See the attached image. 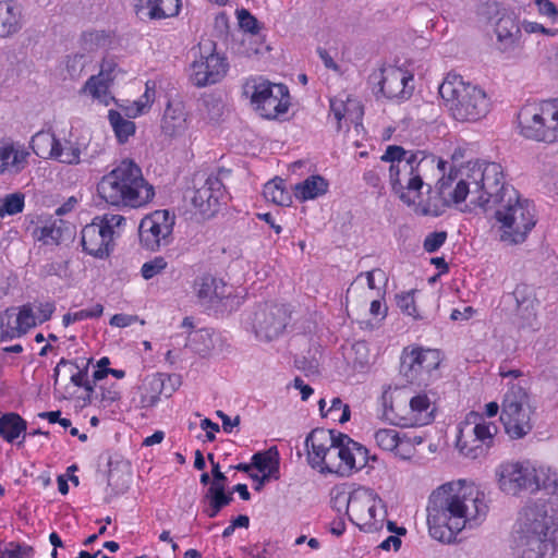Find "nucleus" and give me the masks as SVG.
<instances>
[{
	"label": "nucleus",
	"instance_id": "obj_46",
	"mask_svg": "<svg viewBox=\"0 0 558 558\" xmlns=\"http://www.w3.org/2000/svg\"><path fill=\"white\" fill-rule=\"evenodd\" d=\"M34 234L38 241L45 244H57L62 236V229L56 220H49L36 228Z\"/></svg>",
	"mask_w": 558,
	"mask_h": 558
},
{
	"label": "nucleus",
	"instance_id": "obj_57",
	"mask_svg": "<svg viewBox=\"0 0 558 558\" xmlns=\"http://www.w3.org/2000/svg\"><path fill=\"white\" fill-rule=\"evenodd\" d=\"M17 315L23 333H27L28 330L36 327V320L32 312V304L27 303L19 307H14Z\"/></svg>",
	"mask_w": 558,
	"mask_h": 558
},
{
	"label": "nucleus",
	"instance_id": "obj_61",
	"mask_svg": "<svg viewBox=\"0 0 558 558\" xmlns=\"http://www.w3.org/2000/svg\"><path fill=\"white\" fill-rule=\"evenodd\" d=\"M521 29L526 34H543L546 36L554 37L558 33L557 29L546 28L544 25L532 22L527 20H523L520 24Z\"/></svg>",
	"mask_w": 558,
	"mask_h": 558
},
{
	"label": "nucleus",
	"instance_id": "obj_9",
	"mask_svg": "<svg viewBox=\"0 0 558 558\" xmlns=\"http://www.w3.org/2000/svg\"><path fill=\"white\" fill-rule=\"evenodd\" d=\"M499 410V404L492 401L484 405L482 413L471 411L459 423L456 447L462 456L478 459L493 447L498 427L488 418L495 417Z\"/></svg>",
	"mask_w": 558,
	"mask_h": 558
},
{
	"label": "nucleus",
	"instance_id": "obj_7",
	"mask_svg": "<svg viewBox=\"0 0 558 558\" xmlns=\"http://www.w3.org/2000/svg\"><path fill=\"white\" fill-rule=\"evenodd\" d=\"M442 105L459 122H477L492 110L493 101L484 87L448 73L438 87Z\"/></svg>",
	"mask_w": 558,
	"mask_h": 558
},
{
	"label": "nucleus",
	"instance_id": "obj_8",
	"mask_svg": "<svg viewBox=\"0 0 558 558\" xmlns=\"http://www.w3.org/2000/svg\"><path fill=\"white\" fill-rule=\"evenodd\" d=\"M493 205H497L493 228L500 242L508 245L523 243L536 225L533 205L506 184Z\"/></svg>",
	"mask_w": 558,
	"mask_h": 558
},
{
	"label": "nucleus",
	"instance_id": "obj_41",
	"mask_svg": "<svg viewBox=\"0 0 558 558\" xmlns=\"http://www.w3.org/2000/svg\"><path fill=\"white\" fill-rule=\"evenodd\" d=\"M24 336L15 308L5 310L0 315V340H13Z\"/></svg>",
	"mask_w": 558,
	"mask_h": 558
},
{
	"label": "nucleus",
	"instance_id": "obj_22",
	"mask_svg": "<svg viewBox=\"0 0 558 558\" xmlns=\"http://www.w3.org/2000/svg\"><path fill=\"white\" fill-rule=\"evenodd\" d=\"M373 81L379 86L380 94L391 100H407L414 92V74L403 66L385 65L373 74Z\"/></svg>",
	"mask_w": 558,
	"mask_h": 558
},
{
	"label": "nucleus",
	"instance_id": "obj_52",
	"mask_svg": "<svg viewBox=\"0 0 558 558\" xmlns=\"http://www.w3.org/2000/svg\"><path fill=\"white\" fill-rule=\"evenodd\" d=\"M397 306L400 311L411 316L413 319H422L423 316L418 313L415 300H414V291L401 292L396 295Z\"/></svg>",
	"mask_w": 558,
	"mask_h": 558
},
{
	"label": "nucleus",
	"instance_id": "obj_58",
	"mask_svg": "<svg viewBox=\"0 0 558 558\" xmlns=\"http://www.w3.org/2000/svg\"><path fill=\"white\" fill-rule=\"evenodd\" d=\"M32 312L37 325H41L49 320L56 311V306L51 302L31 303Z\"/></svg>",
	"mask_w": 558,
	"mask_h": 558
},
{
	"label": "nucleus",
	"instance_id": "obj_30",
	"mask_svg": "<svg viewBox=\"0 0 558 558\" xmlns=\"http://www.w3.org/2000/svg\"><path fill=\"white\" fill-rule=\"evenodd\" d=\"M181 0H134V10L142 19L165 20L180 13Z\"/></svg>",
	"mask_w": 558,
	"mask_h": 558
},
{
	"label": "nucleus",
	"instance_id": "obj_54",
	"mask_svg": "<svg viewBox=\"0 0 558 558\" xmlns=\"http://www.w3.org/2000/svg\"><path fill=\"white\" fill-rule=\"evenodd\" d=\"M119 73L120 68L117 60L113 57H105L100 63L99 72L95 76L112 85Z\"/></svg>",
	"mask_w": 558,
	"mask_h": 558
},
{
	"label": "nucleus",
	"instance_id": "obj_5",
	"mask_svg": "<svg viewBox=\"0 0 558 558\" xmlns=\"http://www.w3.org/2000/svg\"><path fill=\"white\" fill-rule=\"evenodd\" d=\"M99 197L113 207L142 208L155 197V187L142 169L130 159L122 160L97 185Z\"/></svg>",
	"mask_w": 558,
	"mask_h": 558
},
{
	"label": "nucleus",
	"instance_id": "obj_13",
	"mask_svg": "<svg viewBox=\"0 0 558 558\" xmlns=\"http://www.w3.org/2000/svg\"><path fill=\"white\" fill-rule=\"evenodd\" d=\"M541 465L527 460H505L494 470V478L500 493L520 497L523 493L538 492Z\"/></svg>",
	"mask_w": 558,
	"mask_h": 558
},
{
	"label": "nucleus",
	"instance_id": "obj_42",
	"mask_svg": "<svg viewBox=\"0 0 558 558\" xmlns=\"http://www.w3.org/2000/svg\"><path fill=\"white\" fill-rule=\"evenodd\" d=\"M186 347L197 354H208L214 348L213 332L206 328L191 331L187 337Z\"/></svg>",
	"mask_w": 558,
	"mask_h": 558
},
{
	"label": "nucleus",
	"instance_id": "obj_10",
	"mask_svg": "<svg viewBox=\"0 0 558 558\" xmlns=\"http://www.w3.org/2000/svg\"><path fill=\"white\" fill-rule=\"evenodd\" d=\"M536 418V407L531 396L523 387L511 385L501 403L500 421L505 433L510 439H522L532 432Z\"/></svg>",
	"mask_w": 558,
	"mask_h": 558
},
{
	"label": "nucleus",
	"instance_id": "obj_38",
	"mask_svg": "<svg viewBox=\"0 0 558 558\" xmlns=\"http://www.w3.org/2000/svg\"><path fill=\"white\" fill-rule=\"evenodd\" d=\"M58 138L54 133L50 131L37 132L32 137V148L34 153L44 159H56Z\"/></svg>",
	"mask_w": 558,
	"mask_h": 558
},
{
	"label": "nucleus",
	"instance_id": "obj_29",
	"mask_svg": "<svg viewBox=\"0 0 558 558\" xmlns=\"http://www.w3.org/2000/svg\"><path fill=\"white\" fill-rule=\"evenodd\" d=\"M337 432L325 428L313 429L305 439L307 449V462L316 470H319L327 453L335 444Z\"/></svg>",
	"mask_w": 558,
	"mask_h": 558
},
{
	"label": "nucleus",
	"instance_id": "obj_24",
	"mask_svg": "<svg viewBox=\"0 0 558 558\" xmlns=\"http://www.w3.org/2000/svg\"><path fill=\"white\" fill-rule=\"evenodd\" d=\"M192 118L183 101H170L161 119V131L170 138L185 140L190 136Z\"/></svg>",
	"mask_w": 558,
	"mask_h": 558
},
{
	"label": "nucleus",
	"instance_id": "obj_3",
	"mask_svg": "<svg viewBox=\"0 0 558 558\" xmlns=\"http://www.w3.org/2000/svg\"><path fill=\"white\" fill-rule=\"evenodd\" d=\"M502 167L486 160L453 165L438 181V201L442 210L447 206L480 207L488 210L502 192Z\"/></svg>",
	"mask_w": 558,
	"mask_h": 558
},
{
	"label": "nucleus",
	"instance_id": "obj_33",
	"mask_svg": "<svg viewBox=\"0 0 558 558\" xmlns=\"http://www.w3.org/2000/svg\"><path fill=\"white\" fill-rule=\"evenodd\" d=\"M252 465L262 474V483L269 480H278L280 476V457L277 447L255 453L252 457Z\"/></svg>",
	"mask_w": 558,
	"mask_h": 558
},
{
	"label": "nucleus",
	"instance_id": "obj_16",
	"mask_svg": "<svg viewBox=\"0 0 558 558\" xmlns=\"http://www.w3.org/2000/svg\"><path fill=\"white\" fill-rule=\"evenodd\" d=\"M387 517L384 500L372 488L359 486L353 488L350 521L361 531L373 533L380 530Z\"/></svg>",
	"mask_w": 558,
	"mask_h": 558
},
{
	"label": "nucleus",
	"instance_id": "obj_20",
	"mask_svg": "<svg viewBox=\"0 0 558 558\" xmlns=\"http://www.w3.org/2000/svg\"><path fill=\"white\" fill-rule=\"evenodd\" d=\"M177 217L168 209H157L144 216L138 226L141 245L150 252L168 246L173 240Z\"/></svg>",
	"mask_w": 558,
	"mask_h": 558
},
{
	"label": "nucleus",
	"instance_id": "obj_19",
	"mask_svg": "<svg viewBox=\"0 0 558 558\" xmlns=\"http://www.w3.org/2000/svg\"><path fill=\"white\" fill-rule=\"evenodd\" d=\"M441 362L442 354L438 349L412 344L402 350L400 372L408 380L427 381L434 377Z\"/></svg>",
	"mask_w": 558,
	"mask_h": 558
},
{
	"label": "nucleus",
	"instance_id": "obj_23",
	"mask_svg": "<svg viewBox=\"0 0 558 558\" xmlns=\"http://www.w3.org/2000/svg\"><path fill=\"white\" fill-rule=\"evenodd\" d=\"M373 439L379 449L391 452L401 460L411 459L415 453V447L423 441L420 436H411L393 427L375 429Z\"/></svg>",
	"mask_w": 558,
	"mask_h": 558
},
{
	"label": "nucleus",
	"instance_id": "obj_31",
	"mask_svg": "<svg viewBox=\"0 0 558 558\" xmlns=\"http://www.w3.org/2000/svg\"><path fill=\"white\" fill-rule=\"evenodd\" d=\"M56 148L54 160L65 165H78L81 162V155L87 148V143L71 130L68 136H59Z\"/></svg>",
	"mask_w": 558,
	"mask_h": 558
},
{
	"label": "nucleus",
	"instance_id": "obj_2",
	"mask_svg": "<svg viewBox=\"0 0 558 558\" xmlns=\"http://www.w3.org/2000/svg\"><path fill=\"white\" fill-rule=\"evenodd\" d=\"M380 160L389 163L388 178L392 192L414 214L433 217L442 214L438 195L432 193L425 179L434 167L444 172L447 161L422 151L405 150L398 145H389Z\"/></svg>",
	"mask_w": 558,
	"mask_h": 558
},
{
	"label": "nucleus",
	"instance_id": "obj_4",
	"mask_svg": "<svg viewBox=\"0 0 558 558\" xmlns=\"http://www.w3.org/2000/svg\"><path fill=\"white\" fill-rule=\"evenodd\" d=\"M508 546L513 558H558V517L537 505L523 507L509 531Z\"/></svg>",
	"mask_w": 558,
	"mask_h": 558
},
{
	"label": "nucleus",
	"instance_id": "obj_60",
	"mask_svg": "<svg viewBox=\"0 0 558 558\" xmlns=\"http://www.w3.org/2000/svg\"><path fill=\"white\" fill-rule=\"evenodd\" d=\"M541 16L547 17L553 24L558 22V8L550 0H534Z\"/></svg>",
	"mask_w": 558,
	"mask_h": 558
},
{
	"label": "nucleus",
	"instance_id": "obj_12",
	"mask_svg": "<svg viewBox=\"0 0 558 558\" xmlns=\"http://www.w3.org/2000/svg\"><path fill=\"white\" fill-rule=\"evenodd\" d=\"M126 219L120 214L97 216L81 231L83 251L98 259L108 258L114 250L116 240L124 231Z\"/></svg>",
	"mask_w": 558,
	"mask_h": 558
},
{
	"label": "nucleus",
	"instance_id": "obj_15",
	"mask_svg": "<svg viewBox=\"0 0 558 558\" xmlns=\"http://www.w3.org/2000/svg\"><path fill=\"white\" fill-rule=\"evenodd\" d=\"M229 71L228 58L211 41L199 44L189 65L187 77L192 85L206 87L221 82Z\"/></svg>",
	"mask_w": 558,
	"mask_h": 558
},
{
	"label": "nucleus",
	"instance_id": "obj_28",
	"mask_svg": "<svg viewBox=\"0 0 558 558\" xmlns=\"http://www.w3.org/2000/svg\"><path fill=\"white\" fill-rule=\"evenodd\" d=\"M386 282V275L380 269L360 274L347 291V300L350 299H371L373 296H383V286Z\"/></svg>",
	"mask_w": 558,
	"mask_h": 558
},
{
	"label": "nucleus",
	"instance_id": "obj_34",
	"mask_svg": "<svg viewBox=\"0 0 558 558\" xmlns=\"http://www.w3.org/2000/svg\"><path fill=\"white\" fill-rule=\"evenodd\" d=\"M111 84L92 75L82 86L80 93L90 98L94 102L108 107L116 102L111 93Z\"/></svg>",
	"mask_w": 558,
	"mask_h": 558
},
{
	"label": "nucleus",
	"instance_id": "obj_64",
	"mask_svg": "<svg viewBox=\"0 0 558 558\" xmlns=\"http://www.w3.org/2000/svg\"><path fill=\"white\" fill-rule=\"evenodd\" d=\"M553 144L558 143V99H549Z\"/></svg>",
	"mask_w": 558,
	"mask_h": 558
},
{
	"label": "nucleus",
	"instance_id": "obj_39",
	"mask_svg": "<svg viewBox=\"0 0 558 558\" xmlns=\"http://www.w3.org/2000/svg\"><path fill=\"white\" fill-rule=\"evenodd\" d=\"M108 121L113 130L117 141L120 144L126 143L130 137L135 134V123L132 120L124 118L122 112L117 109H110L108 111Z\"/></svg>",
	"mask_w": 558,
	"mask_h": 558
},
{
	"label": "nucleus",
	"instance_id": "obj_48",
	"mask_svg": "<svg viewBox=\"0 0 558 558\" xmlns=\"http://www.w3.org/2000/svg\"><path fill=\"white\" fill-rule=\"evenodd\" d=\"M546 490L558 498V471L546 465H541L538 492Z\"/></svg>",
	"mask_w": 558,
	"mask_h": 558
},
{
	"label": "nucleus",
	"instance_id": "obj_47",
	"mask_svg": "<svg viewBox=\"0 0 558 558\" xmlns=\"http://www.w3.org/2000/svg\"><path fill=\"white\" fill-rule=\"evenodd\" d=\"M104 313V306L99 303L92 305L90 307H86L73 313H66L62 317V324L64 327H69L70 325L82 322L86 319L100 317Z\"/></svg>",
	"mask_w": 558,
	"mask_h": 558
},
{
	"label": "nucleus",
	"instance_id": "obj_27",
	"mask_svg": "<svg viewBox=\"0 0 558 558\" xmlns=\"http://www.w3.org/2000/svg\"><path fill=\"white\" fill-rule=\"evenodd\" d=\"M29 150L20 142L0 140V175L17 174L28 165Z\"/></svg>",
	"mask_w": 558,
	"mask_h": 558
},
{
	"label": "nucleus",
	"instance_id": "obj_53",
	"mask_svg": "<svg viewBox=\"0 0 558 558\" xmlns=\"http://www.w3.org/2000/svg\"><path fill=\"white\" fill-rule=\"evenodd\" d=\"M206 499L208 502L223 508L231 502L232 496L225 492L223 483H211L206 494Z\"/></svg>",
	"mask_w": 558,
	"mask_h": 558
},
{
	"label": "nucleus",
	"instance_id": "obj_44",
	"mask_svg": "<svg viewBox=\"0 0 558 558\" xmlns=\"http://www.w3.org/2000/svg\"><path fill=\"white\" fill-rule=\"evenodd\" d=\"M318 404L323 416H329L331 420L338 421L339 423H345L350 420L349 405L344 404L339 398H333L327 410H325L327 403L324 399H320Z\"/></svg>",
	"mask_w": 558,
	"mask_h": 558
},
{
	"label": "nucleus",
	"instance_id": "obj_6",
	"mask_svg": "<svg viewBox=\"0 0 558 558\" xmlns=\"http://www.w3.org/2000/svg\"><path fill=\"white\" fill-rule=\"evenodd\" d=\"M436 393L432 389L388 387L381 395V416L404 428L429 425L436 416Z\"/></svg>",
	"mask_w": 558,
	"mask_h": 558
},
{
	"label": "nucleus",
	"instance_id": "obj_55",
	"mask_svg": "<svg viewBox=\"0 0 558 558\" xmlns=\"http://www.w3.org/2000/svg\"><path fill=\"white\" fill-rule=\"evenodd\" d=\"M387 529L389 532L393 533L395 535H391L387 537L381 544L380 548L385 550L393 549L398 550L401 546V539L400 536L405 535L407 529L403 526H398L393 522L388 521L387 522Z\"/></svg>",
	"mask_w": 558,
	"mask_h": 558
},
{
	"label": "nucleus",
	"instance_id": "obj_43",
	"mask_svg": "<svg viewBox=\"0 0 558 558\" xmlns=\"http://www.w3.org/2000/svg\"><path fill=\"white\" fill-rule=\"evenodd\" d=\"M515 31H518V27L511 17L504 16L498 20L495 33L500 45V49L507 50L514 45Z\"/></svg>",
	"mask_w": 558,
	"mask_h": 558
},
{
	"label": "nucleus",
	"instance_id": "obj_40",
	"mask_svg": "<svg viewBox=\"0 0 558 558\" xmlns=\"http://www.w3.org/2000/svg\"><path fill=\"white\" fill-rule=\"evenodd\" d=\"M263 195L267 202L279 206H289L292 203V195L287 190L286 183L280 178H275L264 185Z\"/></svg>",
	"mask_w": 558,
	"mask_h": 558
},
{
	"label": "nucleus",
	"instance_id": "obj_11",
	"mask_svg": "<svg viewBox=\"0 0 558 558\" xmlns=\"http://www.w3.org/2000/svg\"><path fill=\"white\" fill-rule=\"evenodd\" d=\"M242 94L253 110L265 119H277L288 112L290 94L284 84H277L263 76H251L242 86Z\"/></svg>",
	"mask_w": 558,
	"mask_h": 558
},
{
	"label": "nucleus",
	"instance_id": "obj_21",
	"mask_svg": "<svg viewBox=\"0 0 558 558\" xmlns=\"http://www.w3.org/2000/svg\"><path fill=\"white\" fill-rule=\"evenodd\" d=\"M194 291L198 300L210 307L221 306L225 310L232 311L242 302V296L238 290L228 286L222 279L208 275L195 280Z\"/></svg>",
	"mask_w": 558,
	"mask_h": 558
},
{
	"label": "nucleus",
	"instance_id": "obj_18",
	"mask_svg": "<svg viewBox=\"0 0 558 558\" xmlns=\"http://www.w3.org/2000/svg\"><path fill=\"white\" fill-rule=\"evenodd\" d=\"M517 118L521 136L535 142L553 144L549 100L524 104Z\"/></svg>",
	"mask_w": 558,
	"mask_h": 558
},
{
	"label": "nucleus",
	"instance_id": "obj_59",
	"mask_svg": "<svg viewBox=\"0 0 558 558\" xmlns=\"http://www.w3.org/2000/svg\"><path fill=\"white\" fill-rule=\"evenodd\" d=\"M34 549L32 546L26 544H10L4 551H2L0 558H33Z\"/></svg>",
	"mask_w": 558,
	"mask_h": 558
},
{
	"label": "nucleus",
	"instance_id": "obj_63",
	"mask_svg": "<svg viewBox=\"0 0 558 558\" xmlns=\"http://www.w3.org/2000/svg\"><path fill=\"white\" fill-rule=\"evenodd\" d=\"M447 234L446 232H433L429 233L423 243L424 250L428 253H434L438 248H440L446 242Z\"/></svg>",
	"mask_w": 558,
	"mask_h": 558
},
{
	"label": "nucleus",
	"instance_id": "obj_51",
	"mask_svg": "<svg viewBox=\"0 0 558 558\" xmlns=\"http://www.w3.org/2000/svg\"><path fill=\"white\" fill-rule=\"evenodd\" d=\"M201 118L208 122H216L222 116L223 105L220 100L215 98L204 99L199 108Z\"/></svg>",
	"mask_w": 558,
	"mask_h": 558
},
{
	"label": "nucleus",
	"instance_id": "obj_25",
	"mask_svg": "<svg viewBox=\"0 0 558 558\" xmlns=\"http://www.w3.org/2000/svg\"><path fill=\"white\" fill-rule=\"evenodd\" d=\"M226 191L222 182L216 178H208L205 183L195 190L192 203L203 216L214 215L226 199Z\"/></svg>",
	"mask_w": 558,
	"mask_h": 558
},
{
	"label": "nucleus",
	"instance_id": "obj_35",
	"mask_svg": "<svg viewBox=\"0 0 558 558\" xmlns=\"http://www.w3.org/2000/svg\"><path fill=\"white\" fill-rule=\"evenodd\" d=\"M100 40V35L97 33L85 34L83 37L84 50L86 52H74L66 57L65 68L71 76H75L80 74L83 69L90 62L92 57L89 52L92 51V44L98 43Z\"/></svg>",
	"mask_w": 558,
	"mask_h": 558
},
{
	"label": "nucleus",
	"instance_id": "obj_14",
	"mask_svg": "<svg viewBox=\"0 0 558 558\" xmlns=\"http://www.w3.org/2000/svg\"><path fill=\"white\" fill-rule=\"evenodd\" d=\"M368 450L342 433L336 434L335 444L323 461L320 473H335L341 476L361 470L368 462Z\"/></svg>",
	"mask_w": 558,
	"mask_h": 558
},
{
	"label": "nucleus",
	"instance_id": "obj_26",
	"mask_svg": "<svg viewBox=\"0 0 558 558\" xmlns=\"http://www.w3.org/2000/svg\"><path fill=\"white\" fill-rule=\"evenodd\" d=\"M363 108L361 102L347 93H341L330 99V117L337 124V130L359 124L362 120Z\"/></svg>",
	"mask_w": 558,
	"mask_h": 558
},
{
	"label": "nucleus",
	"instance_id": "obj_50",
	"mask_svg": "<svg viewBox=\"0 0 558 558\" xmlns=\"http://www.w3.org/2000/svg\"><path fill=\"white\" fill-rule=\"evenodd\" d=\"M352 501L353 489L348 492L342 487H336L331 490V506L338 512H345L349 517Z\"/></svg>",
	"mask_w": 558,
	"mask_h": 558
},
{
	"label": "nucleus",
	"instance_id": "obj_32",
	"mask_svg": "<svg viewBox=\"0 0 558 558\" xmlns=\"http://www.w3.org/2000/svg\"><path fill=\"white\" fill-rule=\"evenodd\" d=\"M328 190L327 179L319 174H312L294 185L293 195L299 202L304 203L324 196Z\"/></svg>",
	"mask_w": 558,
	"mask_h": 558
},
{
	"label": "nucleus",
	"instance_id": "obj_45",
	"mask_svg": "<svg viewBox=\"0 0 558 558\" xmlns=\"http://www.w3.org/2000/svg\"><path fill=\"white\" fill-rule=\"evenodd\" d=\"M25 195L20 192L8 194L0 198V218L13 216L23 211Z\"/></svg>",
	"mask_w": 558,
	"mask_h": 558
},
{
	"label": "nucleus",
	"instance_id": "obj_49",
	"mask_svg": "<svg viewBox=\"0 0 558 558\" xmlns=\"http://www.w3.org/2000/svg\"><path fill=\"white\" fill-rule=\"evenodd\" d=\"M169 264L163 256H155L146 260L141 267V276L144 280H151L167 270Z\"/></svg>",
	"mask_w": 558,
	"mask_h": 558
},
{
	"label": "nucleus",
	"instance_id": "obj_1",
	"mask_svg": "<svg viewBox=\"0 0 558 558\" xmlns=\"http://www.w3.org/2000/svg\"><path fill=\"white\" fill-rule=\"evenodd\" d=\"M488 512L486 494L473 481H448L433 489L427 498L428 533L435 541L452 544L464 530L481 526Z\"/></svg>",
	"mask_w": 558,
	"mask_h": 558
},
{
	"label": "nucleus",
	"instance_id": "obj_56",
	"mask_svg": "<svg viewBox=\"0 0 558 558\" xmlns=\"http://www.w3.org/2000/svg\"><path fill=\"white\" fill-rule=\"evenodd\" d=\"M154 87V83L150 85V82H147L145 93L137 100L132 101L135 106L134 108L136 109L138 117L145 114L150 109L155 99Z\"/></svg>",
	"mask_w": 558,
	"mask_h": 558
},
{
	"label": "nucleus",
	"instance_id": "obj_62",
	"mask_svg": "<svg viewBox=\"0 0 558 558\" xmlns=\"http://www.w3.org/2000/svg\"><path fill=\"white\" fill-rule=\"evenodd\" d=\"M238 20L240 27L248 32L251 34H254L258 31L257 20L246 10H238L236 11Z\"/></svg>",
	"mask_w": 558,
	"mask_h": 558
},
{
	"label": "nucleus",
	"instance_id": "obj_17",
	"mask_svg": "<svg viewBox=\"0 0 558 558\" xmlns=\"http://www.w3.org/2000/svg\"><path fill=\"white\" fill-rule=\"evenodd\" d=\"M288 320L289 312L284 305L266 303L247 314L245 325L259 341L269 342L283 333Z\"/></svg>",
	"mask_w": 558,
	"mask_h": 558
},
{
	"label": "nucleus",
	"instance_id": "obj_36",
	"mask_svg": "<svg viewBox=\"0 0 558 558\" xmlns=\"http://www.w3.org/2000/svg\"><path fill=\"white\" fill-rule=\"evenodd\" d=\"M21 28V12L10 0L0 1V37H8Z\"/></svg>",
	"mask_w": 558,
	"mask_h": 558
},
{
	"label": "nucleus",
	"instance_id": "obj_37",
	"mask_svg": "<svg viewBox=\"0 0 558 558\" xmlns=\"http://www.w3.org/2000/svg\"><path fill=\"white\" fill-rule=\"evenodd\" d=\"M26 427V421L16 413H7L0 417V435L10 444H13L21 436L24 439Z\"/></svg>",
	"mask_w": 558,
	"mask_h": 558
}]
</instances>
